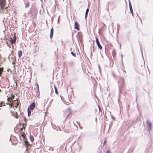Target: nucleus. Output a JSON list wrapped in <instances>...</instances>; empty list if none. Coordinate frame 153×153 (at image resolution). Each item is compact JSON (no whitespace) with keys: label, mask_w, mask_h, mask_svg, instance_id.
I'll list each match as a JSON object with an SVG mask.
<instances>
[{"label":"nucleus","mask_w":153,"mask_h":153,"mask_svg":"<svg viewBox=\"0 0 153 153\" xmlns=\"http://www.w3.org/2000/svg\"><path fill=\"white\" fill-rule=\"evenodd\" d=\"M3 105V102L1 103H0V107H1Z\"/></svg>","instance_id":"19"},{"label":"nucleus","mask_w":153,"mask_h":153,"mask_svg":"<svg viewBox=\"0 0 153 153\" xmlns=\"http://www.w3.org/2000/svg\"><path fill=\"white\" fill-rule=\"evenodd\" d=\"M74 28L77 30H79V25L78 24V23L76 22H74Z\"/></svg>","instance_id":"6"},{"label":"nucleus","mask_w":153,"mask_h":153,"mask_svg":"<svg viewBox=\"0 0 153 153\" xmlns=\"http://www.w3.org/2000/svg\"><path fill=\"white\" fill-rule=\"evenodd\" d=\"M7 101L8 103L7 104H9L10 105H11V107L13 103V99L11 97H8L7 98Z\"/></svg>","instance_id":"2"},{"label":"nucleus","mask_w":153,"mask_h":153,"mask_svg":"<svg viewBox=\"0 0 153 153\" xmlns=\"http://www.w3.org/2000/svg\"><path fill=\"white\" fill-rule=\"evenodd\" d=\"M112 74L114 76V77H115V75L114 74V73H112Z\"/></svg>","instance_id":"25"},{"label":"nucleus","mask_w":153,"mask_h":153,"mask_svg":"<svg viewBox=\"0 0 153 153\" xmlns=\"http://www.w3.org/2000/svg\"><path fill=\"white\" fill-rule=\"evenodd\" d=\"M29 139L30 140V141L31 142L33 143L34 140V138L33 137L32 135L30 134L29 136Z\"/></svg>","instance_id":"9"},{"label":"nucleus","mask_w":153,"mask_h":153,"mask_svg":"<svg viewBox=\"0 0 153 153\" xmlns=\"http://www.w3.org/2000/svg\"><path fill=\"white\" fill-rule=\"evenodd\" d=\"M88 11H89V9H88V8H87L86 9V12H85V19L87 17L88 13Z\"/></svg>","instance_id":"13"},{"label":"nucleus","mask_w":153,"mask_h":153,"mask_svg":"<svg viewBox=\"0 0 153 153\" xmlns=\"http://www.w3.org/2000/svg\"><path fill=\"white\" fill-rule=\"evenodd\" d=\"M117 25H118V28L119 27H120V25H119V24H118Z\"/></svg>","instance_id":"27"},{"label":"nucleus","mask_w":153,"mask_h":153,"mask_svg":"<svg viewBox=\"0 0 153 153\" xmlns=\"http://www.w3.org/2000/svg\"><path fill=\"white\" fill-rule=\"evenodd\" d=\"M21 136L24 138V140L25 142V137H24V134H22L21 135Z\"/></svg>","instance_id":"18"},{"label":"nucleus","mask_w":153,"mask_h":153,"mask_svg":"<svg viewBox=\"0 0 153 153\" xmlns=\"http://www.w3.org/2000/svg\"><path fill=\"white\" fill-rule=\"evenodd\" d=\"M10 41L11 42V43L12 44H13L14 43H15L16 42V37L15 36H14L13 37V39H12L11 38H10Z\"/></svg>","instance_id":"5"},{"label":"nucleus","mask_w":153,"mask_h":153,"mask_svg":"<svg viewBox=\"0 0 153 153\" xmlns=\"http://www.w3.org/2000/svg\"><path fill=\"white\" fill-rule=\"evenodd\" d=\"M98 108H99V110H100V108L99 106H98Z\"/></svg>","instance_id":"23"},{"label":"nucleus","mask_w":153,"mask_h":153,"mask_svg":"<svg viewBox=\"0 0 153 153\" xmlns=\"http://www.w3.org/2000/svg\"><path fill=\"white\" fill-rule=\"evenodd\" d=\"M27 112L28 116L29 117L30 115H31V111L30 109L28 108L27 109Z\"/></svg>","instance_id":"14"},{"label":"nucleus","mask_w":153,"mask_h":153,"mask_svg":"<svg viewBox=\"0 0 153 153\" xmlns=\"http://www.w3.org/2000/svg\"><path fill=\"white\" fill-rule=\"evenodd\" d=\"M3 106H5V103H4V104L3 105Z\"/></svg>","instance_id":"28"},{"label":"nucleus","mask_w":153,"mask_h":153,"mask_svg":"<svg viewBox=\"0 0 153 153\" xmlns=\"http://www.w3.org/2000/svg\"><path fill=\"white\" fill-rule=\"evenodd\" d=\"M71 53L74 57H76V55L75 53H74L73 52H71Z\"/></svg>","instance_id":"16"},{"label":"nucleus","mask_w":153,"mask_h":153,"mask_svg":"<svg viewBox=\"0 0 153 153\" xmlns=\"http://www.w3.org/2000/svg\"><path fill=\"white\" fill-rule=\"evenodd\" d=\"M3 71V67L0 68V76H1L2 72Z\"/></svg>","instance_id":"12"},{"label":"nucleus","mask_w":153,"mask_h":153,"mask_svg":"<svg viewBox=\"0 0 153 153\" xmlns=\"http://www.w3.org/2000/svg\"><path fill=\"white\" fill-rule=\"evenodd\" d=\"M1 90L0 89V92H1Z\"/></svg>","instance_id":"30"},{"label":"nucleus","mask_w":153,"mask_h":153,"mask_svg":"<svg viewBox=\"0 0 153 153\" xmlns=\"http://www.w3.org/2000/svg\"><path fill=\"white\" fill-rule=\"evenodd\" d=\"M23 128H24V127H23V128H20V130H21V131H22V130H23Z\"/></svg>","instance_id":"21"},{"label":"nucleus","mask_w":153,"mask_h":153,"mask_svg":"<svg viewBox=\"0 0 153 153\" xmlns=\"http://www.w3.org/2000/svg\"><path fill=\"white\" fill-rule=\"evenodd\" d=\"M15 118H17L18 117V116H17V115H16V116H15Z\"/></svg>","instance_id":"22"},{"label":"nucleus","mask_w":153,"mask_h":153,"mask_svg":"<svg viewBox=\"0 0 153 153\" xmlns=\"http://www.w3.org/2000/svg\"><path fill=\"white\" fill-rule=\"evenodd\" d=\"M5 0H0V12L4 13L5 5Z\"/></svg>","instance_id":"1"},{"label":"nucleus","mask_w":153,"mask_h":153,"mask_svg":"<svg viewBox=\"0 0 153 153\" xmlns=\"http://www.w3.org/2000/svg\"><path fill=\"white\" fill-rule=\"evenodd\" d=\"M106 153H111V152L109 151H108Z\"/></svg>","instance_id":"20"},{"label":"nucleus","mask_w":153,"mask_h":153,"mask_svg":"<svg viewBox=\"0 0 153 153\" xmlns=\"http://www.w3.org/2000/svg\"><path fill=\"white\" fill-rule=\"evenodd\" d=\"M129 8H130V10L131 12L132 13V15H133V10H132L131 3L130 2H129Z\"/></svg>","instance_id":"8"},{"label":"nucleus","mask_w":153,"mask_h":153,"mask_svg":"<svg viewBox=\"0 0 153 153\" xmlns=\"http://www.w3.org/2000/svg\"><path fill=\"white\" fill-rule=\"evenodd\" d=\"M14 96H13H13H12V98H14Z\"/></svg>","instance_id":"24"},{"label":"nucleus","mask_w":153,"mask_h":153,"mask_svg":"<svg viewBox=\"0 0 153 153\" xmlns=\"http://www.w3.org/2000/svg\"><path fill=\"white\" fill-rule=\"evenodd\" d=\"M35 104L34 102L32 103L31 105H30V108L31 110H33L35 107Z\"/></svg>","instance_id":"10"},{"label":"nucleus","mask_w":153,"mask_h":153,"mask_svg":"<svg viewBox=\"0 0 153 153\" xmlns=\"http://www.w3.org/2000/svg\"><path fill=\"white\" fill-rule=\"evenodd\" d=\"M29 4H30V3L29 2H28L26 5L25 6V8H27V7H29Z\"/></svg>","instance_id":"17"},{"label":"nucleus","mask_w":153,"mask_h":153,"mask_svg":"<svg viewBox=\"0 0 153 153\" xmlns=\"http://www.w3.org/2000/svg\"><path fill=\"white\" fill-rule=\"evenodd\" d=\"M54 88H55V92L56 94H57L58 93L57 90V88H56V86L55 85H54Z\"/></svg>","instance_id":"15"},{"label":"nucleus","mask_w":153,"mask_h":153,"mask_svg":"<svg viewBox=\"0 0 153 153\" xmlns=\"http://www.w3.org/2000/svg\"><path fill=\"white\" fill-rule=\"evenodd\" d=\"M147 126L149 130H150L151 129L152 124L149 121H147Z\"/></svg>","instance_id":"4"},{"label":"nucleus","mask_w":153,"mask_h":153,"mask_svg":"<svg viewBox=\"0 0 153 153\" xmlns=\"http://www.w3.org/2000/svg\"><path fill=\"white\" fill-rule=\"evenodd\" d=\"M59 19L58 18V22H59Z\"/></svg>","instance_id":"29"},{"label":"nucleus","mask_w":153,"mask_h":153,"mask_svg":"<svg viewBox=\"0 0 153 153\" xmlns=\"http://www.w3.org/2000/svg\"><path fill=\"white\" fill-rule=\"evenodd\" d=\"M22 55V51H19L18 52V56L19 57H21Z\"/></svg>","instance_id":"11"},{"label":"nucleus","mask_w":153,"mask_h":153,"mask_svg":"<svg viewBox=\"0 0 153 153\" xmlns=\"http://www.w3.org/2000/svg\"><path fill=\"white\" fill-rule=\"evenodd\" d=\"M53 28H52L51 30L50 36V38L51 39H52L53 37Z\"/></svg>","instance_id":"7"},{"label":"nucleus","mask_w":153,"mask_h":153,"mask_svg":"<svg viewBox=\"0 0 153 153\" xmlns=\"http://www.w3.org/2000/svg\"><path fill=\"white\" fill-rule=\"evenodd\" d=\"M106 142V141H105L104 142V144H105Z\"/></svg>","instance_id":"26"},{"label":"nucleus","mask_w":153,"mask_h":153,"mask_svg":"<svg viewBox=\"0 0 153 153\" xmlns=\"http://www.w3.org/2000/svg\"><path fill=\"white\" fill-rule=\"evenodd\" d=\"M96 41L97 45L98 46V48H100V49H101L102 48V47L100 45L98 39L97 37H96Z\"/></svg>","instance_id":"3"}]
</instances>
